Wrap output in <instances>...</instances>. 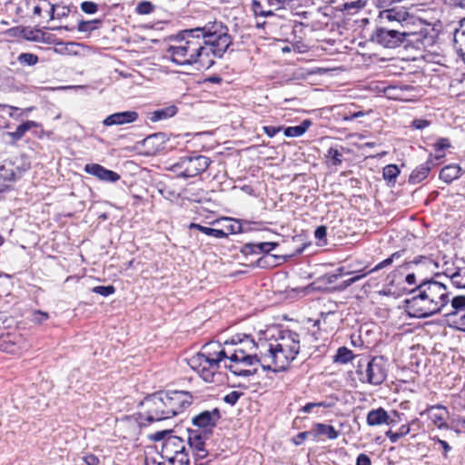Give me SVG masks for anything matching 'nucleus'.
<instances>
[{
    "label": "nucleus",
    "instance_id": "nucleus-1",
    "mask_svg": "<svg viewBox=\"0 0 465 465\" xmlns=\"http://www.w3.org/2000/svg\"><path fill=\"white\" fill-rule=\"evenodd\" d=\"M407 293L411 297L404 301L405 311L411 318L418 319L441 314L450 296L447 286L434 278L420 279Z\"/></svg>",
    "mask_w": 465,
    "mask_h": 465
},
{
    "label": "nucleus",
    "instance_id": "nucleus-2",
    "mask_svg": "<svg viewBox=\"0 0 465 465\" xmlns=\"http://www.w3.org/2000/svg\"><path fill=\"white\" fill-rule=\"evenodd\" d=\"M170 40L175 44L169 45L166 53L173 63L178 65H198V69H209L215 64V61L208 56L201 37L193 28L171 35Z\"/></svg>",
    "mask_w": 465,
    "mask_h": 465
},
{
    "label": "nucleus",
    "instance_id": "nucleus-3",
    "mask_svg": "<svg viewBox=\"0 0 465 465\" xmlns=\"http://www.w3.org/2000/svg\"><path fill=\"white\" fill-rule=\"evenodd\" d=\"M173 430L156 431L149 436L153 441H162L159 451L169 465H190V457L183 437L173 435Z\"/></svg>",
    "mask_w": 465,
    "mask_h": 465
},
{
    "label": "nucleus",
    "instance_id": "nucleus-4",
    "mask_svg": "<svg viewBox=\"0 0 465 465\" xmlns=\"http://www.w3.org/2000/svg\"><path fill=\"white\" fill-rule=\"evenodd\" d=\"M301 339L300 334L289 329L281 330L275 339L274 343L269 344L268 351L277 365L278 360H281L282 365L279 366L280 371H285L287 366L295 360L300 352Z\"/></svg>",
    "mask_w": 465,
    "mask_h": 465
},
{
    "label": "nucleus",
    "instance_id": "nucleus-5",
    "mask_svg": "<svg viewBox=\"0 0 465 465\" xmlns=\"http://www.w3.org/2000/svg\"><path fill=\"white\" fill-rule=\"evenodd\" d=\"M369 40L384 48L394 49L400 46L408 47L420 43L423 44V35L421 32L374 27Z\"/></svg>",
    "mask_w": 465,
    "mask_h": 465
},
{
    "label": "nucleus",
    "instance_id": "nucleus-6",
    "mask_svg": "<svg viewBox=\"0 0 465 465\" xmlns=\"http://www.w3.org/2000/svg\"><path fill=\"white\" fill-rule=\"evenodd\" d=\"M356 374L363 383L381 385L388 375V361L383 356H361L357 361Z\"/></svg>",
    "mask_w": 465,
    "mask_h": 465
},
{
    "label": "nucleus",
    "instance_id": "nucleus-7",
    "mask_svg": "<svg viewBox=\"0 0 465 465\" xmlns=\"http://www.w3.org/2000/svg\"><path fill=\"white\" fill-rule=\"evenodd\" d=\"M212 163V160L203 154L192 153L190 155L181 157L172 164L168 170L179 178H193L204 173Z\"/></svg>",
    "mask_w": 465,
    "mask_h": 465
},
{
    "label": "nucleus",
    "instance_id": "nucleus-8",
    "mask_svg": "<svg viewBox=\"0 0 465 465\" xmlns=\"http://www.w3.org/2000/svg\"><path fill=\"white\" fill-rule=\"evenodd\" d=\"M139 404L145 408L143 415L144 420L147 421V423L161 421L171 418L167 404H165L163 391L148 395L143 401H139Z\"/></svg>",
    "mask_w": 465,
    "mask_h": 465
},
{
    "label": "nucleus",
    "instance_id": "nucleus-9",
    "mask_svg": "<svg viewBox=\"0 0 465 465\" xmlns=\"http://www.w3.org/2000/svg\"><path fill=\"white\" fill-rule=\"evenodd\" d=\"M204 49L208 53L210 59L222 58L230 45H232V36L229 35V29L218 31L217 34L201 39Z\"/></svg>",
    "mask_w": 465,
    "mask_h": 465
},
{
    "label": "nucleus",
    "instance_id": "nucleus-10",
    "mask_svg": "<svg viewBox=\"0 0 465 465\" xmlns=\"http://www.w3.org/2000/svg\"><path fill=\"white\" fill-rule=\"evenodd\" d=\"M19 10L32 19L47 18L52 20L54 4L50 0H22Z\"/></svg>",
    "mask_w": 465,
    "mask_h": 465
},
{
    "label": "nucleus",
    "instance_id": "nucleus-11",
    "mask_svg": "<svg viewBox=\"0 0 465 465\" xmlns=\"http://www.w3.org/2000/svg\"><path fill=\"white\" fill-rule=\"evenodd\" d=\"M168 141L169 137L167 134L162 132L154 133L136 142L133 149L139 151V153L143 155H156L166 149L165 143Z\"/></svg>",
    "mask_w": 465,
    "mask_h": 465
},
{
    "label": "nucleus",
    "instance_id": "nucleus-12",
    "mask_svg": "<svg viewBox=\"0 0 465 465\" xmlns=\"http://www.w3.org/2000/svg\"><path fill=\"white\" fill-rule=\"evenodd\" d=\"M163 395L171 418L183 412L193 401V396L186 391H163Z\"/></svg>",
    "mask_w": 465,
    "mask_h": 465
},
{
    "label": "nucleus",
    "instance_id": "nucleus-13",
    "mask_svg": "<svg viewBox=\"0 0 465 465\" xmlns=\"http://www.w3.org/2000/svg\"><path fill=\"white\" fill-rule=\"evenodd\" d=\"M187 433V444H188V452L190 450L193 451V455L195 460H203L208 456V450L205 448V441L209 438L211 434L202 430H193L188 428L186 430Z\"/></svg>",
    "mask_w": 465,
    "mask_h": 465
},
{
    "label": "nucleus",
    "instance_id": "nucleus-14",
    "mask_svg": "<svg viewBox=\"0 0 465 465\" xmlns=\"http://www.w3.org/2000/svg\"><path fill=\"white\" fill-rule=\"evenodd\" d=\"M24 344L25 340L17 330L5 326L0 330V351L16 353L24 348Z\"/></svg>",
    "mask_w": 465,
    "mask_h": 465
},
{
    "label": "nucleus",
    "instance_id": "nucleus-15",
    "mask_svg": "<svg viewBox=\"0 0 465 465\" xmlns=\"http://www.w3.org/2000/svg\"><path fill=\"white\" fill-rule=\"evenodd\" d=\"M222 419L221 411L214 408L212 411H203L192 419V423L197 429L213 434V429Z\"/></svg>",
    "mask_w": 465,
    "mask_h": 465
},
{
    "label": "nucleus",
    "instance_id": "nucleus-16",
    "mask_svg": "<svg viewBox=\"0 0 465 465\" xmlns=\"http://www.w3.org/2000/svg\"><path fill=\"white\" fill-rule=\"evenodd\" d=\"M118 420L122 422V430H125V434L123 435V438L131 440L136 438L143 426L149 424L144 420V415L140 412L132 415H124L118 418Z\"/></svg>",
    "mask_w": 465,
    "mask_h": 465
},
{
    "label": "nucleus",
    "instance_id": "nucleus-17",
    "mask_svg": "<svg viewBox=\"0 0 465 465\" xmlns=\"http://www.w3.org/2000/svg\"><path fill=\"white\" fill-rule=\"evenodd\" d=\"M411 16L408 10L403 6H393L391 8L383 7L379 11L375 22L389 23L394 25H405Z\"/></svg>",
    "mask_w": 465,
    "mask_h": 465
},
{
    "label": "nucleus",
    "instance_id": "nucleus-18",
    "mask_svg": "<svg viewBox=\"0 0 465 465\" xmlns=\"http://www.w3.org/2000/svg\"><path fill=\"white\" fill-rule=\"evenodd\" d=\"M205 358V354L203 351H199L190 359L189 364L193 370L199 373L204 381L213 382V378L218 369H216V366H211V362L206 361Z\"/></svg>",
    "mask_w": 465,
    "mask_h": 465
},
{
    "label": "nucleus",
    "instance_id": "nucleus-19",
    "mask_svg": "<svg viewBox=\"0 0 465 465\" xmlns=\"http://www.w3.org/2000/svg\"><path fill=\"white\" fill-rule=\"evenodd\" d=\"M308 245H310V243H304L302 247L298 248L293 254L291 255H262L254 262H252L251 266L252 268L258 267L262 269H272L286 262L293 255L301 254Z\"/></svg>",
    "mask_w": 465,
    "mask_h": 465
},
{
    "label": "nucleus",
    "instance_id": "nucleus-20",
    "mask_svg": "<svg viewBox=\"0 0 465 465\" xmlns=\"http://www.w3.org/2000/svg\"><path fill=\"white\" fill-rule=\"evenodd\" d=\"M282 0H252V10L254 16H274V11L284 8Z\"/></svg>",
    "mask_w": 465,
    "mask_h": 465
},
{
    "label": "nucleus",
    "instance_id": "nucleus-21",
    "mask_svg": "<svg viewBox=\"0 0 465 465\" xmlns=\"http://www.w3.org/2000/svg\"><path fill=\"white\" fill-rule=\"evenodd\" d=\"M330 5H336L335 8L345 15H354L363 9L367 0H324Z\"/></svg>",
    "mask_w": 465,
    "mask_h": 465
},
{
    "label": "nucleus",
    "instance_id": "nucleus-22",
    "mask_svg": "<svg viewBox=\"0 0 465 465\" xmlns=\"http://www.w3.org/2000/svg\"><path fill=\"white\" fill-rule=\"evenodd\" d=\"M426 411L429 414L430 420L439 429H450L449 424L446 422V419L449 416L448 409L441 405H432L427 408Z\"/></svg>",
    "mask_w": 465,
    "mask_h": 465
},
{
    "label": "nucleus",
    "instance_id": "nucleus-23",
    "mask_svg": "<svg viewBox=\"0 0 465 465\" xmlns=\"http://www.w3.org/2000/svg\"><path fill=\"white\" fill-rule=\"evenodd\" d=\"M462 312H465V295L457 294L451 298L449 296V301L446 302L441 315L451 318Z\"/></svg>",
    "mask_w": 465,
    "mask_h": 465
},
{
    "label": "nucleus",
    "instance_id": "nucleus-24",
    "mask_svg": "<svg viewBox=\"0 0 465 465\" xmlns=\"http://www.w3.org/2000/svg\"><path fill=\"white\" fill-rule=\"evenodd\" d=\"M212 346L221 347L220 343H207L203 347V352L206 356V361H210L211 366H216V369L220 368V362L224 359H229L230 355L227 354L225 350H221L219 351H211Z\"/></svg>",
    "mask_w": 465,
    "mask_h": 465
},
{
    "label": "nucleus",
    "instance_id": "nucleus-25",
    "mask_svg": "<svg viewBox=\"0 0 465 465\" xmlns=\"http://www.w3.org/2000/svg\"><path fill=\"white\" fill-rule=\"evenodd\" d=\"M15 179V173L11 166H0V201L5 198L11 189V183Z\"/></svg>",
    "mask_w": 465,
    "mask_h": 465
},
{
    "label": "nucleus",
    "instance_id": "nucleus-26",
    "mask_svg": "<svg viewBox=\"0 0 465 465\" xmlns=\"http://www.w3.org/2000/svg\"><path fill=\"white\" fill-rule=\"evenodd\" d=\"M366 421L369 426H378L381 424L391 425L395 422L381 407L370 411Z\"/></svg>",
    "mask_w": 465,
    "mask_h": 465
},
{
    "label": "nucleus",
    "instance_id": "nucleus-27",
    "mask_svg": "<svg viewBox=\"0 0 465 465\" xmlns=\"http://www.w3.org/2000/svg\"><path fill=\"white\" fill-rule=\"evenodd\" d=\"M84 171L89 174L98 177L100 180L116 182V173L107 170L98 163L86 164Z\"/></svg>",
    "mask_w": 465,
    "mask_h": 465
},
{
    "label": "nucleus",
    "instance_id": "nucleus-28",
    "mask_svg": "<svg viewBox=\"0 0 465 465\" xmlns=\"http://www.w3.org/2000/svg\"><path fill=\"white\" fill-rule=\"evenodd\" d=\"M37 126V122L32 120H26L16 126L13 132H7L6 136L9 138L10 144H16L17 142L22 140L27 132L34 127Z\"/></svg>",
    "mask_w": 465,
    "mask_h": 465
},
{
    "label": "nucleus",
    "instance_id": "nucleus-29",
    "mask_svg": "<svg viewBox=\"0 0 465 465\" xmlns=\"http://www.w3.org/2000/svg\"><path fill=\"white\" fill-rule=\"evenodd\" d=\"M178 113V107L174 104L156 109L147 113V119L153 123L163 121L173 117Z\"/></svg>",
    "mask_w": 465,
    "mask_h": 465
},
{
    "label": "nucleus",
    "instance_id": "nucleus-30",
    "mask_svg": "<svg viewBox=\"0 0 465 465\" xmlns=\"http://www.w3.org/2000/svg\"><path fill=\"white\" fill-rule=\"evenodd\" d=\"M463 173L462 168L458 163H450L441 168L439 178L444 183L450 184L459 179Z\"/></svg>",
    "mask_w": 465,
    "mask_h": 465
},
{
    "label": "nucleus",
    "instance_id": "nucleus-31",
    "mask_svg": "<svg viewBox=\"0 0 465 465\" xmlns=\"http://www.w3.org/2000/svg\"><path fill=\"white\" fill-rule=\"evenodd\" d=\"M193 29L194 30V33H196L197 35L203 39L209 36L210 35L217 34L218 31L226 30L228 27L223 22L213 21L208 22L203 26L194 27Z\"/></svg>",
    "mask_w": 465,
    "mask_h": 465
},
{
    "label": "nucleus",
    "instance_id": "nucleus-32",
    "mask_svg": "<svg viewBox=\"0 0 465 465\" xmlns=\"http://www.w3.org/2000/svg\"><path fill=\"white\" fill-rule=\"evenodd\" d=\"M313 440L319 436H326L329 440H336L339 437V431L330 424L315 422L312 425Z\"/></svg>",
    "mask_w": 465,
    "mask_h": 465
},
{
    "label": "nucleus",
    "instance_id": "nucleus-33",
    "mask_svg": "<svg viewBox=\"0 0 465 465\" xmlns=\"http://www.w3.org/2000/svg\"><path fill=\"white\" fill-rule=\"evenodd\" d=\"M310 119H304L299 125L283 127V134L287 137H299L304 134L312 125Z\"/></svg>",
    "mask_w": 465,
    "mask_h": 465
},
{
    "label": "nucleus",
    "instance_id": "nucleus-34",
    "mask_svg": "<svg viewBox=\"0 0 465 465\" xmlns=\"http://www.w3.org/2000/svg\"><path fill=\"white\" fill-rule=\"evenodd\" d=\"M258 348V344L254 341V339L251 336L246 341H244L238 348L234 349V351L230 354V356L237 355V358H241V356L247 355L248 353L255 351Z\"/></svg>",
    "mask_w": 465,
    "mask_h": 465
},
{
    "label": "nucleus",
    "instance_id": "nucleus-35",
    "mask_svg": "<svg viewBox=\"0 0 465 465\" xmlns=\"http://www.w3.org/2000/svg\"><path fill=\"white\" fill-rule=\"evenodd\" d=\"M189 228L196 229L208 236H213L218 239L227 238V232H225L223 229L210 228L194 223H192L189 225Z\"/></svg>",
    "mask_w": 465,
    "mask_h": 465
},
{
    "label": "nucleus",
    "instance_id": "nucleus-36",
    "mask_svg": "<svg viewBox=\"0 0 465 465\" xmlns=\"http://www.w3.org/2000/svg\"><path fill=\"white\" fill-rule=\"evenodd\" d=\"M354 354L351 350L345 346L338 348L336 354L333 356V362L340 364H346L354 359Z\"/></svg>",
    "mask_w": 465,
    "mask_h": 465
},
{
    "label": "nucleus",
    "instance_id": "nucleus-37",
    "mask_svg": "<svg viewBox=\"0 0 465 465\" xmlns=\"http://www.w3.org/2000/svg\"><path fill=\"white\" fill-rule=\"evenodd\" d=\"M430 173V171L422 163L418 165L409 176V183L417 184L424 181Z\"/></svg>",
    "mask_w": 465,
    "mask_h": 465
},
{
    "label": "nucleus",
    "instance_id": "nucleus-38",
    "mask_svg": "<svg viewBox=\"0 0 465 465\" xmlns=\"http://www.w3.org/2000/svg\"><path fill=\"white\" fill-rule=\"evenodd\" d=\"M401 171L396 164H388L382 170V176L389 184L394 185L396 178L400 174Z\"/></svg>",
    "mask_w": 465,
    "mask_h": 465
},
{
    "label": "nucleus",
    "instance_id": "nucleus-39",
    "mask_svg": "<svg viewBox=\"0 0 465 465\" xmlns=\"http://www.w3.org/2000/svg\"><path fill=\"white\" fill-rule=\"evenodd\" d=\"M366 269H367V266L358 272H361V273L356 274L355 276L351 277L350 279L342 281L341 283L334 286L332 288V290L335 292H342V291L346 290L349 286H351V284L355 283L356 282L360 281L361 279H362L368 275L367 272H365Z\"/></svg>",
    "mask_w": 465,
    "mask_h": 465
},
{
    "label": "nucleus",
    "instance_id": "nucleus-40",
    "mask_svg": "<svg viewBox=\"0 0 465 465\" xmlns=\"http://www.w3.org/2000/svg\"><path fill=\"white\" fill-rule=\"evenodd\" d=\"M337 280H338L337 275H335L334 272L333 273H325L324 275L318 278L315 282H313L311 284V287L313 290H318V291L322 290L323 287L322 286V284H324V285L332 284V283L336 282Z\"/></svg>",
    "mask_w": 465,
    "mask_h": 465
},
{
    "label": "nucleus",
    "instance_id": "nucleus-41",
    "mask_svg": "<svg viewBox=\"0 0 465 465\" xmlns=\"http://www.w3.org/2000/svg\"><path fill=\"white\" fill-rule=\"evenodd\" d=\"M221 221H224L227 224L224 225L225 232H227V236L229 234H236L241 233L242 225L240 223V219L224 217L221 219Z\"/></svg>",
    "mask_w": 465,
    "mask_h": 465
},
{
    "label": "nucleus",
    "instance_id": "nucleus-42",
    "mask_svg": "<svg viewBox=\"0 0 465 465\" xmlns=\"http://www.w3.org/2000/svg\"><path fill=\"white\" fill-rule=\"evenodd\" d=\"M454 47L459 56L465 62V30L455 34Z\"/></svg>",
    "mask_w": 465,
    "mask_h": 465
},
{
    "label": "nucleus",
    "instance_id": "nucleus-43",
    "mask_svg": "<svg viewBox=\"0 0 465 465\" xmlns=\"http://www.w3.org/2000/svg\"><path fill=\"white\" fill-rule=\"evenodd\" d=\"M140 167L133 161H124L121 167V173H118V180L121 179L122 176H134Z\"/></svg>",
    "mask_w": 465,
    "mask_h": 465
},
{
    "label": "nucleus",
    "instance_id": "nucleus-44",
    "mask_svg": "<svg viewBox=\"0 0 465 465\" xmlns=\"http://www.w3.org/2000/svg\"><path fill=\"white\" fill-rule=\"evenodd\" d=\"M326 158L333 166H339L343 162L342 153L337 147H330L327 151Z\"/></svg>",
    "mask_w": 465,
    "mask_h": 465
},
{
    "label": "nucleus",
    "instance_id": "nucleus-45",
    "mask_svg": "<svg viewBox=\"0 0 465 465\" xmlns=\"http://www.w3.org/2000/svg\"><path fill=\"white\" fill-rule=\"evenodd\" d=\"M229 360L232 362H236V363L241 362L247 366H251V365L260 362V358L257 356V354H255V353L252 354L251 352L248 353L247 355L241 356V358H237V355L230 356Z\"/></svg>",
    "mask_w": 465,
    "mask_h": 465
},
{
    "label": "nucleus",
    "instance_id": "nucleus-46",
    "mask_svg": "<svg viewBox=\"0 0 465 465\" xmlns=\"http://www.w3.org/2000/svg\"><path fill=\"white\" fill-rule=\"evenodd\" d=\"M138 118L139 114L136 111L118 112V125L134 123Z\"/></svg>",
    "mask_w": 465,
    "mask_h": 465
},
{
    "label": "nucleus",
    "instance_id": "nucleus-47",
    "mask_svg": "<svg viewBox=\"0 0 465 465\" xmlns=\"http://www.w3.org/2000/svg\"><path fill=\"white\" fill-rule=\"evenodd\" d=\"M401 256V252H395L390 257H388L387 259H385L382 262H379L373 268H371V269H370L368 271L365 270V272H367V274H370L371 272L380 271V270H381V269H383L385 267H388V266L391 265L393 261L395 259L400 258Z\"/></svg>",
    "mask_w": 465,
    "mask_h": 465
},
{
    "label": "nucleus",
    "instance_id": "nucleus-48",
    "mask_svg": "<svg viewBox=\"0 0 465 465\" xmlns=\"http://www.w3.org/2000/svg\"><path fill=\"white\" fill-rule=\"evenodd\" d=\"M0 111L7 114L11 118L15 120L25 117V111H21L20 108L13 105L0 104Z\"/></svg>",
    "mask_w": 465,
    "mask_h": 465
},
{
    "label": "nucleus",
    "instance_id": "nucleus-49",
    "mask_svg": "<svg viewBox=\"0 0 465 465\" xmlns=\"http://www.w3.org/2000/svg\"><path fill=\"white\" fill-rule=\"evenodd\" d=\"M17 61L22 65L34 66L39 62V57L32 53H21Z\"/></svg>",
    "mask_w": 465,
    "mask_h": 465
},
{
    "label": "nucleus",
    "instance_id": "nucleus-50",
    "mask_svg": "<svg viewBox=\"0 0 465 465\" xmlns=\"http://www.w3.org/2000/svg\"><path fill=\"white\" fill-rule=\"evenodd\" d=\"M138 401H136L133 397L126 396L124 397L120 401H118V411H128L134 409L135 406H140Z\"/></svg>",
    "mask_w": 465,
    "mask_h": 465
},
{
    "label": "nucleus",
    "instance_id": "nucleus-51",
    "mask_svg": "<svg viewBox=\"0 0 465 465\" xmlns=\"http://www.w3.org/2000/svg\"><path fill=\"white\" fill-rule=\"evenodd\" d=\"M54 15L52 20L58 19L61 20L69 15L71 9L68 5H64L62 4H54Z\"/></svg>",
    "mask_w": 465,
    "mask_h": 465
},
{
    "label": "nucleus",
    "instance_id": "nucleus-52",
    "mask_svg": "<svg viewBox=\"0 0 465 465\" xmlns=\"http://www.w3.org/2000/svg\"><path fill=\"white\" fill-rule=\"evenodd\" d=\"M445 157V153H430L426 162L422 164L427 167V169L430 172L435 166L439 165L440 161Z\"/></svg>",
    "mask_w": 465,
    "mask_h": 465
},
{
    "label": "nucleus",
    "instance_id": "nucleus-53",
    "mask_svg": "<svg viewBox=\"0 0 465 465\" xmlns=\"http://www.w3.org/2000/svg\"><path fill=\"white\" fill-rule=\"evenodd\" d=\"M314 237L318 246L327 245V227L325 225L318 226L314 231Z\"/></svg>",
    "mask_w": 465,
    "mask_h": 465
},
{
    "label": "nucleus",
    "instance_id": "nucleus-54",
    "mask_svg": "<svg viewBox=\"0 0 465 465\" xmlns=\"http://www.w3.org/2000/svg\"><path fill=\"white\" fill-rule=\"evenodd\" d=\"M123 183L133 193V197L134 199V203L143 199V190L141 187L136 186L133 181L127 182L125 180L123 181Z\"/></svg>",
    "mask_w": 465,
    "mask_h": 465
},
{
    "label": "nucleus",
    "instance_id": "nucleus-55",
    "mask_svg": "<svg viewBox=\"0 0 465 465\" xmlns=\"http://www.w3.org/2000/svg\"><path fill=\"white\" fill-rule=\"evenodd\" d=\"M98 20L84 21L80 20L77 25V30L82 33H89L97 28Z\"/></svg>",
    "mask_w": 465,
    "mask_h": 465
},
{
    "label": "nucleus",
    "instance_id": "nucleus-56",
    "mask_svg": "<svg viewBox=\"0 0 465 465\" xmlns=\"http://www.w3.org/2000/svg\"><path fill=\"white\" fill-rule=\"evenodd\" d=\"M155 5L150 1H141L135 7V12L139 15H148L154 11Z\"/></svg>",
    "mask_w": 465,
    "mask_h": 465
},
{
    "label": "nucleus",
    "instance_id": "nucleus-57",
    "mask_svg": "<svg viewBox=\"0 0 465 465\" xmlns=\"http://www.w3.org/2000/svg\"><path fill=\"white\" fill-rule=\"evenodd\" d=\"M259 249V242H248L241 247L240 252L244 256H248L251 254H261V250Z\"/></svg>",
    "mask_w": 465,
    "mask_h": 465
},
{
    "label": "nucleus",
    "instance_id": "nucleus-58",
    "mask_svg": "<svg viewBox=\"0 0 465 465\" xmlns=\"http://www.w3.org/2000/svg\"><path fill=\"white\" fill-rule=\"evenodd\" d=\"M240 223L242 225L241 233L258 230L259 226L262 224V222H252L245 219H240Z\"/></svg>",
    "mask_w": 465,
    "mask_h": 465
},
{
    "label": "nucleus",
    "instance_id": "nucleus-59",
    "mask_svg": "<svg viewBox=\"0 0 465 465\" xmlns=\"http://www.w3.org/2000/svg\"><path fill=\"white\" fill-rule=\"evenodd\" d=\"M432 440L435 442V444H438L440 446L439 450H441L442 456L444 459L449 458V452L451 450L450 445L446 441L439 437L435 436L432 438Z\"/></svg>",
    "mask_w": 465,
    "mask_h": 465
},
{
    "label": "nucleus",
    "instance_id": "nucleus-60",
    "mask_svg": "<svg viewBox=\"0 0 465 465\" xmlns=\"http://www.w3.org/2000/svg\"><path fill=\"white\" fill-rule=\"evenodd\" d=\"M451 283L458 289H465V274L461 275L460 271H457L450 276Z\"/></svg>",
    "mask_w": 465,
    "mask_h": 465
},
{
    "label": "nucleus",
    "instance_id": "nucleus-61",
    "mask_svg": "<svg viewBox=\"0 0 465 465\" xmlns=\"http://www.w3.org/2000/svg\"><path fill=\"white\" fill-rule=\"evenodd\" d=\"M252 335L245 334V333H236L233 336H232L230 339L226 340L224 341L225 345L231 344V345H241L244 341H246L249 337Z\"/></svg>",
    "mask_w": 465,
    "mask_h": 465
},
{
    "label": "nucleus",
    "instance_id": "nucleus-62",
    "mask_svg": "<svg viewBox=\"0 0 465 465\" xmlns=\"http://www.w3.org/2000/svg\"><path fill=\"white\" fill-rule=\"evenodd\" d=\"M278 246L279 242H259V250H261L262 255L272 254L271 252L275 250Z\"/></svg>",
    "mask_w": 465,
    "mask_h": 465
},
{
    "label": "nucleus",
    "instance_id": "nucleus-63",
    "mask_svg": "<svg viewBox=\"0 0 465 465\" xmlns=\"http://www.w3.org/2000/svg\"><path fill=\"white\" fill-rule=\"evenodd\" d=\"M92 292L106 297L108 295L113 294L115 292V289H114V285H106V286L99 285V286L94 287L92 289Z\"/></svg>",
    "mask_w": 465,
    "mask_h": 465
},
{
    "label": "nucleus",
    "instance_id": "nucleus-64",
    "mask_svg": "<svg viewBox=\"0 0 465 465\" xmlns=\"http://www.w3.org/2000/svg\"><path fill=\"white\" fill-rule=\"evenodd\" d=\"M454 408L458 411H465V390L454 399Z\"/></svg>",
    "mask_w": 465,
    "mask_h": 465
}]
</instances>
